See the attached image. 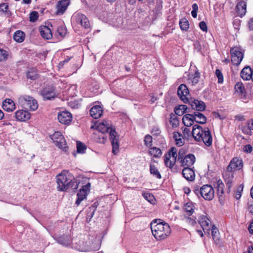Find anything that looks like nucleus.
<instances>
[{"mask_svg":"<svg viewBox=\"0 0 253 253\" xmlns=\"http://www.w3.org/2000/svg\"><path fill=\"white\" fill-rule=\"evenodd\" d=\"M97 130L101 132V134L98 136L97 141L101 143H104L106 140L103 134L109 133L110 139L112 145V152L117 154L119 151V144L118 142L119 137L116 135L117 133L114 128L112 127L110 122L108 121L104 120L101 123H99L97 126Z\"/></svg>","mask_w":253,"mask_h":253,"instance_id":"f257e3e1","label":"nucleus"},{"mask_svg":"<svg viewBox=\"0 0 253 253\" xmlns=\"http://www.w3.org/2000/svg\"><path fill=\"white\" fill-rule=\"evenodd\" d=\"M151 229L153 235L158 241L165 240L171 233L169 225L160 219L153 220L151 223Z\"/></svg>","mask_w":253,"mask_h":253,"instance_id":"f03ea898","label":"nucleus"},{"mask_svg":"<svg viewBox=\"0 0 253 253\" xmlns=\"http://www.w3.org/2000/svg\"><path fill=\"white\" fill-rule=\"evenodd\" d=\"M193 137L197 141H202L206 146H210L212 142V138L209 128L204 129L199 125H195L192 131Z\"/></svg>","mask_w":253,"mask_h":253,"instance_id":"7ed1b4c3","label":"nucleus"},{"mask_svg":"<svg viewBox=\"0 0 253 253\" xmlns=\"http://www.w3.org/2000/svg\"><path fill=\"white\" fill-rule=\"evenodd\" d=\"M189 103L193 109L197 111L192 114L194 118V121L201 124H205L207 122V118L202 113L200 112V111H203L205 110L206 105L205 103L203 101L194 99L191 100Z\"/></svg>","mask_w":253,"mask_h":253,"instance_id":"20e7f679","label":"nucleus"},{"mask_svg":"<svg viewBox=\"0 0 253 253\" xmlns=\"http://www.w3.org/2000/svg\"><path fill=\"white\" fill-rule=\"evenodd\" d=\"M56 178L58 190L65 191L69 188L68 184L71 182V179H74V176L68 171L63 170L56 175Z\"/></svg>","mask_w":253,"mask_h":253,"instance_id":"39448f33","label":"nucleus"},{"mask_svg":"<svg viewBox=\"0 0 253 253\" xmlns=\"http://www.w3.org/2000/svg\"><path fill=\"white\" fill-rule=\"evenodd\" d=\"M19 102L24 108L31 111H35L38 107L37 100L28 95H23L20 97Z\"/></svg>","mask_w":253,"mask_h":253,"instance_id":"423d86ee","label":"nucleus"},{"mask_svg":"<svg viewBox=\"0 0 253 253\" xmlns=\"http://www.w3.org/2000/svg\"><path fill=\"white\" fill-rule=\"evenodd\" d=\"M51 138L53 140V143L58 148L62 149L65 152H67L68 151V147L66 146L67 144L66 140L60 132H55L52 135Z\"/></svg>","mask_w":253,"mask_h":253,"instance_id":"0eeeda50","label":"nucleus"},{"mask_svg":"<svg viewBox=\"0 0 253 253\" xmlns=\"http://www.w3.org/2000/svg\"><path fill=\"white\" fill-rule=\"evenodd\" d=\"M177 156V150L175 147H172L169 150L168 153L165 156V163L167 167L172 168L175 165Z\"/></svg>","mask_w":253,"mask_h":253,"instance_id":"6e6552de","label":"nucleus"},{"mask_svg":"<svg viewBox=\"0 0 253 253\" xmlns=\"http://www.w3.org/2000/svg\"><path fill=\"white\" fill-rule=\"evenodd\" d=\"M177 161L182 166L189 167L192 166L195 162V157L193 154H188L184 156L183 154L179 152Z\"/></svg>","mask_w":253,"mask_h":253,"instance_id":"1a4fd4ad","label":"nucleus"},{"mask_svg":"<svg viewBox=\"0 0 253 253\" xmlns=\"http://www.w3.org/2000/svg\"><path fill=\"white\" fill-rule=\"evenodd\" d=\"M231 62L235 65H239L243 58V54L239 47H234L230 49Z\"/></svg>","mask_w":253,"mask_h":253,"instance_id":"9d476101","label":"nucleus"},{"mask_svg":"<svg viewBox=\"0 0 253 253\" xmlns=\"http://www.w3.org/2000/svg\"><path fill=\"white\" fill-rule=\"evenodd\" d=\"M73 19L76 22L80 24L82 27L85 29L89 28L90 23L86 16L81 13H75L73 15Z\"/></svg>","mask_w":253,"mask_h":253,"instance_id":"9b49d317","label":"nucleus"},{"mask_svg":"<svg viewBox=\"0 0 253 253\" xmlns=\"http://www.w3.org/2000/svg\"><path fill=\"white\" fill-rule=\"evenodd\" d=\"M202 197L206 200H211L214 197V191L210 185H204L202 187Z\"/></svg>","mask_w":253,"mask_h":253,"instance_id":"f8f14e48","label":"nucleus"},{"mask_svg":"<svg viewBox=\"0 0 253 253\" xmlns=\"http://www.w3.org/2000/svg\"><path fill=\"white\" fill-rule=\"evenodd\" d=\"M243 167V161L238 157L233 158L227 168L228 171H232L236 170H240Z\"/></svg>","mask_w":253,"mask_h":253,"instance_id":"ddd939ff","label":"nucleus"},{"mask_svg":"<svg viewBox=\"0 0 253 253\" xmlns=\"http://www.w3.org/2000/svg\"><path fill=\"white\" fill-rule=\"evenodd\" d=\"M177 94L184 103L189 102V91L185 84H181L179 86L177 89Z\"/></svg>","mask_w":253,"mask_h":253,"instance_id":"4468645a","label":"nucleus"},{"mask_svg":"<svg viewBox=\"0 0 253 253\" xmlns=\"http://www.w3.org/2000/svg\"><path fill=\"white\" fill-rule=\"evenodd\" d=\"M90 184L88 183L85 185L83 186L82 188L80 189V191L77 194V200L76 202V204L79 206L81 202L86 197V195L89 191Z\"/></svg>","mask_w":253,"mask_h":253,"instance_id":"2eb2a0df","label":"nucleus"},{"mask_svg":"<svg viewBox=\"0 0 253 253\" xmlns=\"http://www.w3.org/2000/svg\"><path fill=\"white\" fill-rule=\"evenodd\" d=\"M58 119L63 124L69 125L72 120V116L68 111H62L58 114Z\"/></svg>","mask_w":253,"mask_h":253,"instance_id":"dca6fc26","label":"nucleus"},{"mask_svg":"<svg viewBox=\"0 0 253 253\" xmlns=\"http://www.w3.org/2000/svg\"><path fill=\"white\" fill-rule=\"evenodd\" d=\"M70 4L69 0H59L56 4V12L57 15H62L67 10L68 6Z\"/></svg>","mask_w":253,"mask_h":253,"instance_id":"f3484780","label":"nucleus"},{"mask_svg":"<svg viewBox=\"0 0 253 253\" xmlns=\"http://www.w3.org/2000/svg\"><path fill=\"white\" fill-rule=\"evenodd\" d=\"M41 94L44 99L50 100L55 98L56 92L55 89L52 87H48L43 88L41 91Z\"/></svg>","mask_w":253,"mask_h":253,"instance_id":"a211bd4d","label":"nucleus"},{"mask_svg":"<svg viewBox=\"0 0 253 253\" xmlns=\"http://www.w3.org/2000/svg\"><path fill=\"white\" fill-rule=\"evenodd\" d=\"M183 176L188 181H192L195 180V174L192 169L189 167L184 168L182 171Z\"/></svg>","mask_w":253,"mask_h":253,"instance_id":"6ab92c4d","label":"nucleus"},{"mask_svg":"<svg viewBox=\"0 0 253 253\" xmlns=\"http://www.w3.org/2000/svg\"><path fill=\"white\" fill-rule=\"evenodd\" d=\"M31 114L25 110H18L15 112V118L17 121L24 122L30 118Z\"/></svg>","mask_w":253,"mask_h":253,"instance_id":"aec40b11","label":"nucleus"},{"mask_svg":"<svg viewBox=\"0 0 253 253\" xmlns=\"http://www.w3.org/2000/svg\"><path fill=\"white\" fill-rule=\"evenodd\" d=\"M241 78L245 81H249L251 79L252 80L253 77V70L249 66L244 67L241 72Z\"/></svg>","mask_w":253,"mask_h":253,"instance_id":"412c9836","label":"nucleus"},{"mask_svg":"<svg viewBox=\"0 0 253 253\" xmlns=\"http://www.w3.org/2000/svg\"><path fill=\"white\" fill-rule=\"evenodd\" d=\"M103 113V109L100 105H95L90 110V115L94 119L100 118Z\"/></svg>","mask_w":253,"mask_h":253,"instance_id":"4be33fe9","label":"nucleus"},{"mask_svg":"<svg viewBox=\"0 0 253 253\" xmlns=\"http://www.w3.org/2000/svg\"><path fill=\"white\" fill-rule=\"evenodd\" d=\"M246 7V3L244 1H240L238 2L236 6V9L240 17H242L245 15L247 11Z\"/></svg>","mask_w":253,"mask_h":253,"instance_id":"5701e85b","label":"nucleus"},{"mask_svg":"<svg viewBox=\"0 0 253 253\" xmlns=\"http://www.w3.org/2000/svg\"><path fill=\"white\" fill-rule=\"evenodd\" d=\"M2 108L7 112H12L15 109V103L11 99H6L2 103Z\"/></svg>","mask_w":253,"mask_h":253,"instance_id":"b1692460","label":"nucleus"},{"mask_svg":"<svg viewBox=\"0 0 253 253\" xmlns=\"http://www.w3.org/2000/svg\"><path fill=\"white\" fill-rule=\"evenodd\" d=\"M199 222L205 233H206V230H208L210 229L211 221L206 216H201L199 218Z\"/></svg>","mask_w":253,"mask_h":253,"instance_id":"393cba45","label":"nucleus"},{"mask_svg":"<svg viewBox=\"0 0 253 253\" xmlns=\"http://www.w3.org/2000/svg\"><path fill=\"white\" fill-rule=\"evenodd\" d=\"M40 30L41 35L44 39L49 40L52 37L51 31L48 27L46 26H41Z\"/></svg>","mask_w":253,"mask_h":253,"instance_id":"a878e982","label":"nucleus"},{"mask_svg":"<svg viewBox=\"0 0 253 253\" xmlns=\"http://www.w3.org/2000/svg\"><path fill=\"white\" fill-rule=\"evenodd\" d=\"M232 171H228L227 170V172H226L223 174V177L224 178V180L225 181V182L226 183V185L228 187V190L227 191L228 193L230 191V188L232 187V182L233 180V174L231 173Z\"/></svg>","mask_w":253,"mask_h":253,"instance_id":"bb28decb","label":"nucleus"},{"mask_svg":"<svg viewBox=\"0 0 253 253\" xmlns=\"http://www.w3.org/2000/svg\"><path fill=\"white\" fill-rule=\"evenodd\" d=\"M57 242L64 246L68 247L72 243V239L70 236L63 235L57 238Z\"/></svg>","mask_w":253,"mask_h":253,"instance_id":"cd10ccee","label":"nucleus"},{"mask_svg":"<svg viewBox=\"0 0 253 253\" xmlns=\"http://www.w3.org/2000/svg\"><path fill=\"white\" fill-rule=\"evenodd\" d=\"M194 118L192 114H187L183 116L182 122L185 126L189 127L194 124Z\"/></svg>","mask_w":253,"mask_h":253,"instance_id":"c85d7f7f","label":"nucleus"},{"mask_svg":"<svg viewBox=\"0 0 253 253\" xmlns=\"http://www.w3.org/2000/svg\"><path fill=\"white\" fill-rule=\"evenodd\" d=\"M25 37V33L20 30L16 31L13 35V39L17 42H22Z\"/></svg>","mask_w":253,"mask_h":253,"instance_id":"c756f323","label":"nucleus"},{"mask_svg":"<svg viewBox=\"0 0 253 253\" xmlns=\"http://www.w3.org/2000/svg\"><path fill=\"white\" fill-rule=\"evenodd\" d=\"M150 173L154 177L158 179L162 178L161 174L158 169L154 165L151 164L150 166Z\"/></svg>","mask_w":253,"mask_h":253,"instance_id":"7c9ffc66","label":"nucleus"},{"mask_svg":"<svg viewBox=\"0 0 253 253\" xmlns=\"http://www.w3.org/2000/svg\"><path fill=\"white\" fill-rule=\"evenodd\" d=\"M187 109V106L180 105L174 108V112L177 115L182 116L186 112Z\"/></svg>","mask_w":253,"mask_h":253,"instance_id":"2f4dec72","label":"nucleus"},{"mask_svg":"<svg viewBox=\"0 0 253 253\" xmlns=\"http://www.w3.org/2000/svg\"><path fill=\"white\" fill-rule=\"evenodd\" d=\"M224 185L222 180L219 179L216 183L217 193L219 197H222L224 193Z\"/></svg>","mask_w":253,"mask_h":253,"instance_id":"473e14b6","label":"nucleus"},{"mask_svg":"<svg viewBox=\"0 0 253 253\" xmlns=\"http://www.w3.org/2000/svg\"><path fill=\"white\" fill-rule=\"evenodd\" d=\"M149 153L151 155L156 158L161 157L162 154L161 150L159 148L155 147L151 148Z\"/></svg>","mask_w":253,"mask_h":253,"instance_id":"72a5a7b5","label":"nucleus"},{"mask_svg":"<svg viewBox=\"0 0 253 253\" xmlns=\"http://www.w3.org/2000/svg\"><path fill=\"white\" fill-rule=\"evenodd\" d=\"M181 134L178 132H174L173 133V138L176 142V144L179 146H181L184 144V142L181 138Z\"/></svg>","mask_w":253,"mask_h":253,"instance_id":"f704fd0d","label":"nucleus"},{"mask_svg":"<svg viewBox=\"0 0 253 253\" xmlns=\"http://www.w3.org/2000/svg\"><path fill=\"white\" fill-rule=\"evenodd\" d=\"M179 26L183 31H187L189 28V22L186 18H183L179 21Z\"/></svg>","mask_w":253,"mask_h":253,"instance_id":"c9c22d12","label":"nucleus"},{"mask_svg":"<svg viewBox=\"0 0 253 253\" xmlns=\"http://www.w3.org/2000/svg\"><path fill=\"white\" fill-rule=\"evenodd\" d=\"M170 123L173 127H176L179 125V120L174 114H171L170 115Z\"/></svg>","mask_w":253,"mask_h":253,"instance_id":"e433bc0d","label":"nucleus"},{"mask_svg":"<svg viewBox=\"0 0 253 253\" xmlns=\"http://www.w3.org/2000/svg\"><path fill=\"white\" fill-rule=\"evenodd\" d=\"M234 88L236 92L241 94L243 93L245 91L244 86L241 82H237L235 85Z\"/></svg>","mask_w":253,"mask_h":253,"instance_id":"4c0bfd02","label":"nucleus"},{"mask_svg":"<svg viewBox=\"0 0 253 253\" xmlns=\"http://www.w3.org/2000/svg\"><path fill=\"white\" fill-rule=\"evenodd\" d=\"M27 77L31 80H35L38 77V74L36 70L31 69L27 73Z\"/></svg>","mask_w":253,"mask_h":253,"instance_id":"58836bf2","label":"nucleus"},{"mask_svg":"<svg viewBox=\"0 0 253 253\" xmlns=\"http://www.w3.org/2000/svg\"><path fill=\"white\" fill-rule=\"evenodd\" d=\"M200 79V73L196 71L195 74L191 77L190 80H191L192 84L195 85L198 83Z\"/></svg>","mask_w":253,"mask_h":253,"instance_id":"ea45409f","label":"nucleus"},{"mask_svg":"<svg viewBox=\"0 0 253 253\" xmlns=\"http://www.w3.org/2000/svg\"><path fill=\"white\" fill-rule=\"evenodd\" d=\"M94 208L93 207H89L87 210V213L86 217V220L87 222L90 221L91 219L93 217L94 214Z\"/></svg>","mask_w":253,"mask_h":253,"instance_id":"a19ab883","label":"nucleus"},{"mask_svg":"<svg viewBox=\"0 0 253 253\" xmlns=\"http://www.w3.org/2000/svg\"><path fill=\"white\" fill-rule=\"evenodd\" d=\"M77 149L78 153H84L86 149V146L84 143L78 141L77 142Z\"/></svg>","mask_w":253,"mask_h":253,"instance_id":"79ce46f5","label":"nucleus"},{"mask_svg":"<svg viewBox=\"0 0 253 253\" xmlns=\"http://www.w3.org/2000/svg\"><path fill=\"white\" fill-rule=\"evenodd\" d=\"M218 234L219 233L218 229L214 225L212 226L211 230V235L214 241H216L219 240Z\"/></svg>","mask_w":253,"mask_h":253,"instance_id":"37998d69","label":"nucleus"},{"mask_svg":"<svg viewBox=\"0 0 253 253\" xmlns=\"http://www.w3.org/2000/svg\"><path fill=\"white\" fill-rule=\"evenodd\" d=\"M39 18V13L37 11H33L30 13L29 18L30 21L32 22H34L38 20Z\"/></svg>","mask_w":253,"mask_h":253,"instance_id":"c03bdc74","label":"nucleus"},{"mask_svg":"<svg viewBox=\"0 0 253 253\" xmlns=\"http://www.w3.org/2000/svg\"><path fill=\"white\" fill-rule=\"evenodd\" d=\"M184 209L188 214L191 215L194 212L193 206L191 203H187L184 206Z\"/></svg>","mask_w":253,"mask_h":253,"instance_id":"a18cd8bd","label":"nucleus"},{"mask_svg":"<svg viewBox=\"0 0 253 253\" xmlns=\"http://www.w3.org/2000/svg\"><path fill=\"white\" fill-rule=\"evenodd\" d=\"M142 195H143L144 198L145 199H146V200H147L150 203H152L153 202L154 199V197L152 194L148 193V192H144L142 194Z\"/></svg>","mask_w":253,"mask_h":253,"instance_id":"49530a36","label":"nucleus"},{"mask_svg":"<svg viewBox=\"0 0 253 253\" xmlns=\"http://www.w3.org/2000/svg\"><path fill=\"white\" fill-rule=\"evenodd\" d=\"M215 74L218 78V83L222 84L223 82V76L220 70L219 69H216L215 70Z\"/></svg>","mask_w":253,"mask_h":253,"instance_id":"de8ad7c7","label":"nucleus"},{"mask_svg":"<svg viewBox=\"0 0 253 253\" xmlns=\"http://www.w3.org/2000/svg\"><path fill=\"white\" fill-rule=\"evenodd\" d=\"M69 185V188H71L72 189L75 190H76L78 187V183L74 178L73 179H71V182H70Z\"/></svg>","mask_w":253,"mask_h":253,"instance_id":"09e8293b","label":"nucleus"},{"mask_svg":"<svg viewBox=\"0 0 253 253\" xmlns=\"http://www.w3.org/2000/svg\"><path fill=\"white\" fill-rule=\"evenodd\" d=\"M57 33L61 37H64L67 33V31L65 27L60 26L57 28Z\"/></svg>","mask_w":253,"mask_h":253,"instance_id":"8fccbe9b","label":"nucleus"},{"mask_svg":"<svg viewBox=\"0 0 253 253\" xmlns=\"http://www.w3.org/2000/svg\"><path fill=\"white\" fill-rule=\"evenodd\" d=\"M183 132V137L188 138L191 135L190 129L187 127L182 128Z\"/></svg>","mask_w":253,"mask_h":253,"instance_id":"3c124183","label":"nucleus"},{"mask_svg":"<svg viewBox=\"0 0 253 253\" xmlns=\"http://www.w3.org/2000/svg\"><path fill=\"white\" fill-rule=\"evenodd\" d=\"M145 144L147 146H150L152 144V137L150 135H147L144 139Z\"/></svg>","mask_w":253,"mask_h":253,"instance_id":"603ef678","label":"nucleus"},{"mask_svg":"<svg viewBox=\"0 0 253 253\" xmlns=\"http://www.w3.org/2000/svg\"><path fill=\"white\" fill-rule=\"evenodd\" d=\"M7 58V54L5 50L0 49V61L5 60Z\"/></svg>","mask_w":253,"mask_h":253,"instance_id":"864d4df0","label":"nucleus"},{"mask_svg":"<svg viewBox=\"0 0 253 253\" xmlns=\"http://www.w3.org/2000/svg\"><path fill=\"white\" fill-rule=\"evenodd\" d=\"M9 8V5L7 3H2L0 4V11L7 12Z\"/></svg>","mask_w":253,"mask_h":253,"instance_id":"5fc2aeb1","label":"nucleus"},{"mask_svg":"<svg viewBox=\"0 0 253 253\" xmlns=\"http://www.w3.org/2000/svg\"><path fill=\"white\" fill-rule=\"evenodd\" d=\"M200 29L204 32L207 31V26L206 23L204 21H201L199 23Z\"/></svg>","mask_w":253,"mask_h":253,"instance_id":"6e6d98bb","label":"nucleus"},{"mask_svg":"<svg viewBox=\"0 0 253 253\" xmlns=\"http://www.w3.org/2000/svg\"><path fill=\"white\" fill-rule=\"evenodd\" d=\"M252 150H253V147L250 144L245 145L244 148V151L247 152V153H251L252 151Z\"/></svg>","mask_w":253,"mask_h":253,"instance_id":"4d7b16f0","label":"nucleus"},{"mask_svg":"<svg viewBox=\"0 0 253 253\" xmlns=\"http://www.w3.org/2000/svg\"><path fill=\"white\" fill-rule=\"evenodd\" d=\"M202 192V187L200 189L198 187H195L194 188V192L198 197H199L200 195L202 197V192Z\"/></svg>","mask_w":253,"mask_h":253,"instance_id":"13d9d810","label":"nucleus"},{"mask_svg":"<svg viewBox=\"0 0 253 253\" xmlns=\"http://www.w3.org/2000/svg\"><path fill=\"white\" fill-rule=\"evenodd\" d=\"M186 222L191 225H194L196 223L195 220L192 217H187L185 218Z\"/></svg>","mask_w":253,"mask_h":253,"instance_id":"bf43d9fd","label":"nucleus"},{"mask_svg":"<svg viewBox=\"0 0 253 253\" xmlns=\"http://www.w3.org/2000/svg\"><path fill=\"white\" fill-rule=\"evenodd\" d=\"M242 191V189L240 190L239 189L237 191L235 197L236 199H239L241 197V191Z\"/></svg>","mask_w":253,"mask_h":253,"instance_id":"052dcab7","label":"nucleus"},{"mask_svg":"<svg viewBox=\"0 0 253 253\" xmlns=\"http://www.w3.org/2000/svg\"><path fill=\"white\" fill-rule=\"evenodd\" d=\"M71 106L73 108H78L79 106V104L77 101H73V103L70 102V103Z\"/></svg>","mask_w":253,"mask_h":253,"instance_id":"680f3d73","label":"nucleus"},{"mask_svg":"<svg viewBox=\"0 0 253 253\" xmlns=\"http://www.w3.org/2000/svg\"><path fill=\"white\" fill-rule=\"evenodd\" d=\"M249 28L250 30H253V18H251L248 23Z\"/></svg>","mask_w":253,"mask_h":253,"instance_id":"e2e57ef3","label":"nucleus"},{"mask_svg":"<svg viewBox=\"0 0 253 253\" xmlns=\"http://www.w3.org/2000/svg\"><path fill=\"white\" fill-rule=\"evenodd\" d=\"M236 120L239 121H242L245 120V118L242 115H236L235 116Z\"/></svg>","mask_w":253,"mask_h":253,"instance_id":"0e129e2a","label":"nucleus"},{"mask_svg":"<svg viewBox=\"0 0 253 253\" xmlns=\"http://www.w3.org/2000/svg\"><path fill=\"white\" fill-rule=\"evenodd\" d=\"M248 229L250 233L253 234V221L251 223L250 225H249Z\"/></svg>","mask_w":253,"mask_h":253,"instance_id":"69168bd1","label":"nucleus"},{"mask_svg":"<svg viewBox=\"0 0 253 253\" xmlns=\"http://www.w3.org/2000/svg\"><path fill=\"white\" fill-rule=\"evenodd\" d=\"M248 129L250 130H253V120L252 121V123L250 124V122H248Z\"/></svg>","mask_w":253,"mask_h":253,"instance_id":"338daca9","label":"nucleus"},{"mask_svg":"<svg viewBox=\"0 0 253 253\" xmlns=\"http://www.w3.org/2000/svg\"><path fill=\"white\" fill-rule=\"evenodd\" d=\"M248 253H253V247L252 246H249L248 248Z\"/></svg>","mask_w":253,"mask_h":253,"instance_id":"774afa93","label":"nucleus"}]
</instances>
